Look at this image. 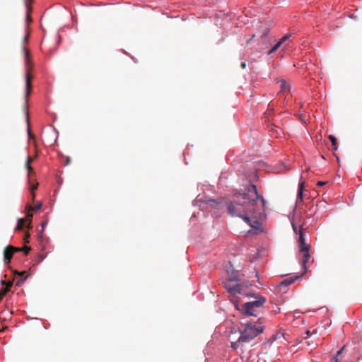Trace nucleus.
Wrapping results in <instances>:
<instances>
[{"instance_id":"nucleus-1","label":"nucleus","mask_w":362,"mask_h":362,"mask_svg":"<svg viewBox=\"0 0 362 362\" xmlns=\"http://www.w3.org/2000/svg\"><path fill=\"white\" fill-rule=\"evenodd\" d=\"M235 196L236 201L228 202L226 211L231 217H240L243 213L249 212V206H254L258 200L260 201L263 210L265 211L267 202L264 198L258 193L257 186L252 184L244 189L236 191Z\"/></svg>"},{"instance_id":"nucleus-2","label":"nucleus","mask_w":362,"mask_h":362,"mask_svg":"<svg viewBox=\"0 0 362 362\" xmlns=\"http://www.w3.org/2000/svg\"><path fill=\"white\" fill-rule=\"evenodd\" d=\"M22 52L24 54L25 61V69H26V74H25V100L27 101L28 99L29 94L31 91L32 84H31V80L33 78V76L30 74V59H29V52L28 50L26 49V47L23 45L22 46Z\"/></svg>"},{"instance_id":"nucleus-3","label":"nucleus","mask_w":362,"mask_h":362,"mask_svg":"<svg viewBox=\"0 0 362 362\" xmlns=\"http://www.w3.org/2000/svg\"><path fill=\"white\" fill-rule=\"evenodd\" d=\"M266 300L267 299L265 297L258 296V297L256 298V300L246 302L242 305V310L243 311V315L246 316H256L253 309L255 308L262 307Z\"/></svg>"},{"instance_id":"nucleus-4","label":"nucleus","mask_w":362,"mask_h":362,"mask_svg":"<svg viewBox=\"0 0 362 362\" xmlns=\"http://www.w3.org/2000/svg\"><path fill=\"white\" fill-rule=\"evenodd\" d=\"M251 327L250 323H245L244 324V329L238 330L240 333L239 341H241V343H249L259 334H262L264 330V327H260L258 330H255L256 332L254 335H252L249 334V329H252Z\"/></svg>"},{"instance_id":"nucleus-5","label":"nucleus","mask_w":362,"mask_h":362,"mask_svg":"<svg viewBox=\"0 0 362 362\" xmlns=\"http://www.w3.org/2000/svg\"><path fill=\"white\" fill-rule=\"evenodd\" d=\"M204 203L208 204L212 209L221 211L226 209L228 201L225 197H218L216 199H209L203 201Z\"/></svg>"},{"instance_id":"nucleus-6","label":"nucleus","mask_w":362,"mask_h":362,"mask_svg":"<svg viewBox=\"0 0 362 362\" xmlns=\"http://www.w3.org/2000/svg\"><path fill=\"white\" fill-rule=\"evenodd\" d=\"M298 235L299 237L298 241L299 252H308V250H310V246L305 243V233L302 226H300Z\"/></svg>"},{"instance_id":"nucleus-7","label":"nucleus","mask_w":362,"mask_h":362,"mask_svg":"<svg viewBox=\"0 0 362 362\" xmlns=\"http://www.w3.org/2000/svg\"><path fill=\"white\" fill-rule=\"evenodd\" d=\"M303 276L302 274H296L295 276H291L289 278H286L281 281H280L276 286V289H279V291H281L282 287H287L288 286L292 284L296 281L301 279Z\"/></svg>"},{"instance_id":"nucleus-8","label":"nucleus","mask_w":362,"mask_h":362,"mask_svg":"<svg viewBox=\"0 0 362 362\" xmlns=\"http://www.w3.org/2000/svg\"><path fill=\"white\" fill-rule=\"evenodd\" d=\"M235 284H230V283L223 282L224 288L231 295H236L241 293V286L239 282H235Z\"/></svg>"},{"instance_id":"nucleus-9","label":"nucleus","mask_w":362,"mask_h":362,"mask_svg":"<svg viewBox=\"0 0 362 362\" xmlns=\"http://www.w3.org/2000/svg\"><path fill=\"white\" fill-rule=\"evenodd\" d=\"M228 277L223 282L231 283V282H239V274L238 270H235L233 266L230 265L229 268H227Z\"/></svg>"},{"instance_id":"nucleus-10","label":"nucleus","mask_w":362,"mask_h":362,"mask_svg":"<svg viewBox=\"0 0 362 362\" xmlns=\"http://www.w3.org/2000/svg\"><path fill=\"white\" fill-rule=\"evenodd\" d=\"M303 252V257L300 262V264H301V267L303 271L300 274L304 276L308 271L306 264H307L308 262L309 261V259L310 258V250H308V252Z\"/></svg>"},{"instance_id":"nucleus-11","label":"nucleus","mask_w":362,"mask_h":362,"mask_svg":"<svg viewBox=\"0 0 362 362\" xmlns=\"http://www.w3.org/2000/svg\"><path fill=\"white\" fill-rule=\"evenodd\" d=\"M247 323L251 324L252 329H249V334L252 335H254V334H255V330H258L260 327H264L263 322L260 317L258 318V320L256 322L250 321L247 322Z\"/></svg>"},{"instance_id":"nucleus-12","label":"nucleus","mask_w":362,"mask_h":362,"mask_svg":"<svg viewBox=\"0 0 362 362\" xmlns=\"http://www.w3.org/2000/svg\"><path fill=\"white\" fill-rule=\"evenodd\" d=\"M249 226L251 228L250 232L252 231L255 233H261L264 230L262 222L260 220L258 219L253 221L252 224L249 225Z\"/></svg>"},{"instance_id":"nucleus-13","label":"nucleus","mask_w":362,"mask_h":362,"mask_svg":"<svg viewBox=\"0 0 362 362\" xmlns=\"http://www.w3.org/2000/svg\"><path fill=\"white\" fill-rule=\"evenodd\" d=\"M13 250H14V247L12 245H8L4 248V257L5 261L6 262L7 264L10 262V261L13 257Z\"/></svg>"},{"instance_id":"nucleus-14","label":"nucleus","mask_w":362,"mask_h":362,"mask_svg":"<svg viewBox=\"0 0 362 362\" xmlns=\"http://www.w3.org/2000/svg\"><path fill=\"white\" fill-rule=\"evenodd\" d=\"M23 1H24L25 6L26 7V9H27L26 16H25L26 21L28 23H30L32 21L31 16H30L32 8H31L30 5L33 2V0H23Z\"/></svg>"},{"instance_id":"nucleus-15","label":"nucleus","mask_w":362,"mask_h":362,"mask_svg":"<svg viewBox=\"0 0 362 362\" xmlns=\"http://www.w3.org/2000/svg\"><path fill=\"white\" fill-rule=\"evenodd\" d=\"M33 160V158L28 156L26 159L25 163V168L28 170V175L29 177L31 176L33 173H34L33 169L30 166L31 162Z\"/></svg>"},{"instance_id":"nucleus-16","label":"nucleus","mask_w":362,"mask_h":362,"mask_svg":"<svg viewBox=\"0 0 362 362\" xmlns=\"http://www.w3.org/2000/svg\"><path fill=\"white\" fill-rule=\"evenodd\" d=\"M329 140L332 143V146L331 151H336L338 148L337 138L334 135H329Z\"/></svg>"},{"instance_id":"nucleus-17","label":"nucleus","mask_w":362,"mask_h":362,"mask_svg":"<svg viewBox=\"0 0 362 362\" xmlns=\"http://www.w3.org/2000/svg\"><path fill=\"white\" fill-rule=\"evenodd\" d=\"M239 218L243 219L248 226L252 224V223L253 222L252 219L249 216L248 212L243 213Z\"/></svg>"},{"instance_id":"nucleus-18","label":"nucleus","mask_w":362,"mask_h":362,"mask_svg":"<svg viewBox=\"0 0 362 362\" xmlns=\"http://www.w3.org/2000/svg\"><path fill=\"white\" fill-rule=\"evenodd\" d=\"M230 301L233 304L235 308L243 315V311L242 310V306H240L238 300L234 298L231 299Z\"/></svg>"},{"instance_id":"nucleus-19","label":"nucleus","mask_w":362,"mask_h":362,"mask_svg":"<svg viewBox=\"0 0 362 362\" xmlns=\"http://www.w3.org/2000/svg\"><path fill=\"white\" fill-rule=\"evenodd\" d=\"M42 207V203H37L35 206H26V209L28 211H37V210H39L40 208Z\"/></svg>"},{"instance_id":"nucleus-20","label":"nucleus","mask_w":362,"mask_h":362,"mask_svg":"<svg viewBox=\"0 0 362 362\" xmlns=\"http://www.w3.org/2000/svg\"><path fill=\"white\" fill-rule=\"evenodd\" d=\"M303 192H302V189L298 190L296 202H298L300 201L303 202Z\"/></svg>"},{"instance_id":"nucleus-21","label":"nucleus","mask_w":362,"mask_h":362,"mask_svg":"<svg viewBox=\"0 0 362 362\" xmlns=\"http://www.w3.org/2000/svg\"><path fill=\"white\" fill-rule=\"evenodd\" d=\"M25 219L20 218L18 221L16 230H21L24 227V222Z\"/></svg>"},{"instance_id":"nucleus-22","label":"nucleus","mask_w":362,"mask_h":362,"mask_svg":"<svg viewBox=\"0 0 362 362\" xmlns=\"http://www.w3.org/2000/svg\"><path fill=\"white\" fill-rule=\"evenodd\" d=\"M240 343H241V341H239V338H238L237 341H235L234 342H231L230 347L233 349L236 350L238 349Z\"/></svg>"},{"instance_id":"nucleus-23","label":"nucleus","mask_w":362,"mask_h":362,"mask_svg":"<svg viewBox=\"0 0 362 362\" xmlns=\"http://www.w3.org/2000/svg\"><path fill=\"white\" fill-rule=\"evenodd\" d=\"M269 32H270L269 28H265L262 30V32L261 37H262V38L266 37L268 35V34L269 33Z\"/></svg>"},{"instance_id":"nucleus-24","label":"nucleus","mask_w":362,"mask_h":362,"mask_svg":"<svg viewBox=\"0 0 362 362\" xmlns=\"http://www.w3.org/2000/svg\"><path fill=\"white\" fill-rule=\"evenodd\" d=\"M291 37V33H287L284 35L282 37H281L279 40L284 43L287 40H288Z\"/></svg>"},{"instance_id":"nucleus-25","label":"nucleus","mask_w":362,"mask_h":362,"mask_svg":"<svg viewBox=\"0 0 362 362\" xmlns=\"http://www.w3.org/2000/svg\"><path fill=\"white\" fill-rule=\"evenodd\" d=\"M279 48V47H278L277 45H274L267 52V55H269L271 54H272L273 52H276L278 49Z\"/></svg>"},{"instance_id":"nucleus-26","label":"nucleus","mask_w":362,"mask_h":362,"mask_svg":"<svg viewBox=\"0 0 362 362\" xmlns=\"http://www.w3.org/2000/svg\"><path fill=\"white\" fill-rule=\"evenodd\" d=\"M291 226H292V229L293 230V233L295 234L298 233L299 229H298V227H297L296 224L295 223V222L294 221H291Z\"/></svg>"},{"instance_id":"nucleus-27","label":"nucleus","mask_w":362,"mask_h":362,"mask_svg":"<svg viewBox=\"0 0 362 362\" xmlns=\"http://www.w3.org/2000/svg\"><path fill=\"white\" fill-rule=\"evenodd\" d=\"M245 296L248 298H255L256 299V298L258 297V296H257L256 293L255 292H249L246 293Z\"/></svg>"},{"instance_id":"nucleus-28","label":"nucleus","mask_w":362,"mask_h":362,"mask_svg":"<svg viewBox=\"0 0 362 362\" xmlns=\"http://www.w3.org/2000/svg\"><path fill=\"white\" fill-rule=\"evenodd\" d=\"M37 185H38V184H37V183H36L35 185H32V186L30 187V192H31L32 195H33V199H34V197H35L34 192H35V190H36V189H37Z\"/></svg>"},{"instance_id":"nucleus-29","label":"nucleus","mask_w":362,"mask_h":362,"mask_svg":"<svg viewBox=\"0 0 362 362\" xmlns=\"http://www.w3.org/2000/svg\"><path fill=\"white\" fill-rule=\"evenodd\" d=\"M30 250V247H27V246L22 247V250H21V251H23L25 255L28 254Z\"/></svg>"},{"instance_id":"nucleus-30","label":"nucleus","mask_w":362,"mask_h":362,"mask_svg":"<svg viewBox=\"0 0 362 362\" xmlns=\"http://www.w3.org/2000/svg\"><path fill=\"white\" fill-rule=\"evenodd\" d=\"M304 189H305L304 182H300L298 184V190L302 189V192H304Z\"/></svg>"},{"instance_id":"nucleus-31","label":"nucleus","mask_w":362,"mask_h":362,"mask_svg":"<svg viewBox=\"0 0 362 362\" xmlns=\"http://www.w3.org/2000/svg\"><path fill=\"white\" fill-rule=\"evenodd\" d=\"M344 348H345V346L344 345L340 349H339L337 351V354L336 355H337L338 356H339L344 351Z\"/></svg>"},{"instance_id":"nucleus-32","label":"nucleus","mask_w":362,"mask_h":362,"mask_svg":"<svg viewBox=\"0 0 362 362\" xmlns=\"http://www.w3.org/2000/svg\"><path fill=\"white\" fill-rule=\"evenodd\" d=\"M32 216H33V214H29V213L26 216L25 219L29 221V224L31 223V218H32Z\"/></svg>"},{"instance_id":"nucleus-33","label":"nucleus","mask_w":362,"mask_h":362,"mask_svg":"<svg viewBox=\"0 0 362 362\" xmlns=\"http://www.w3.org/2000/svg\"><path fill=\"white\" fill-rule=\"evenodd\" d=\"M281 336H284V334L281 332L278 333L276 335H274V340H276L277 339L280 338Z\"/></svg>"},{"instance_id":"nucleus-34","label":"nucleus","mask_w":362,"mask_h":362,"mask_svg":"<svg viewBox=\"0 0 362 362\" xmlns=\"http://www.w3.org/2000/svg\"><path fill=\"white\" fill-rule=\"evenodd\" d=\"M332 362H339V356L335 354L332 358Z\"/></svg>"},{"instance_id":"nucleus-35","label":"nucleus","mask_w":362,"mask_h":362,"mask_svg":"<svg viewBox=\"0 0 362 362\" xmlns=\"http://www.w3.org/2000/svg\"><path fill=\"white\" fill-rule=\"evenodd\" d=\"M326 183H327V182H324V181H319V182H317V185L318 187H322V186H324L325 185H326Z\"/></svg>"},{"instance_id":"nucleus-36","label":"nucleus","mask_w":362,"mask_h":362,"mask_svg":"<svg viewBox=\"0 0 362 362\" xmlns=\"http://www.w3.org/2000/svg\"><path fill=\"white\" fill-rule=\"evenodd\" d=\"M255 277H256V278H257V282H258L260 285H262V283H261V281H260V280H259V273H258V272H257V271L255 272Z\"/></svg>"},{"instance_id":"nucleus-37","label":"nucleus","mask_w":362,"mask_h":362,"mask_svg":"<svg viewBox=\"0 0 362 362\" xmlns=\"http://www.w3.org/2000/svg\"><path fill=\"white\" fill-rule=\"evenodd\" d=\"M11 286H12V282L9 281V282L6 283L5 288H8V291H9Z\"/></svg>"},{"instance_id":"nucleus-38","label":"nucleus","mask_w":362,"mask_h":362,"mask_svg":"<svg viewBox=\"0 0 362 362\" xmlns=\"http://www.w3.org/2000/svg\"><path fill=\"white\" fill-rule=\"evenodd\" d=\"M255 37V34L252 35L251 37L247 41V44H250L252 39Z\"/></svg>"},{"instance_id":"nucleus-39","label":"nucleus","mask_w":362,"mask_h":362,"mask_svg":"<svg viewBox=\"0 0 362 362\" xmlns=\"http://www.w3.org/2000/svg\"><path fill=\"white\" fill-rule=\"evenodd\" d=\"M285 86H286V82L284 81H281V90H284Z\"/></svg>"},{"instance_id":"nucleus-40","label":"nucleus","mask_w":362,"mask_h":362,"mask_svg":"<svg viewBox=\"0 0 362 362\" xmlns=\"http://www.w3.org/2000/svg\"><path fill=\"white\" fill-rule=\"evenodd\" d=\"M21 250H22V248H21V247H14L13 253H14L15 252H19V251H21Z\"/></svg>"},{"instance_id":"nucleus-41","label":"nucleus","mask_w":362,"mask_h":362,"mask_svg":"<svg viewBox=\"0 0 362 362\" xmlns=\"http://www.w3.org/2000/svg\"><path fill=\"white\" fill-rule=\"evenodd\" d=\"M70 161H71L70 158H66V162H65V163H64V165H69V163H70Z\"/></svg>"},{"instance_id":"nucleus-42","label":"nucleus","mask_w":362,"mask_h":362,"mask_svg":"<svg viewBox=\"0 0 362 362\" xmlns=\"http://www.w3.org/2000/svg\"><path fill=\"white\" fill-rule=\"evenodd\" d=\"M240 66L242 69H245L246 67V62H243L240 64Z\"/></svg>"},{"instance_id":"nucleus-43","label":"nucleus","mask_w":362,"mask_h":362,"mask_svg":"<svg viewBox=\"0 0 362 362\" xmlns=\"http://www.w3.org/2000/svg\"><path fill=\"white\" fill-rule=\"evenodd\" d=\"M283 44H284V43H283L280 40H278V42L276 43V45H278V47H280L281 46V45H283Z\"/></svg>"},{"instance_id":"nucleus-44","label":"nucleus","mask_w":362,"mask_h":362,"mask_svg":"<svg viewBox=\"0 0 362 362\" xmlns=\"http://www.w3.org/2000/svg\"><path fill=\"white\" fill-rule=\"evenodd\" d=\"M305 334H306L307 337H310L312 335V333L310 332V330H307L305 332Z\"/></svg>"},{"instance_id":"nucleus-45","label":"nucleus","mask_w":362,"mask_h":362,"mask_svg":"<svg viewBox=\"0 0 362 362\" xmlns=\"http://www.w3.org/2000/svg\"><path fill=\"white\" fill-rule=\"evenodd\" d=\"M28 40V35H25L24 37H23V43H25Z\"/></svg>"},{"instance_id":"nucleus-46","label":"nucleus","mask_w":362,"mask_h":362,"mask_svg":"<svg viewBox=\"0 0 362 362\" xmlns=\"http://www.w3.org/2000/svg\"><path fill=\"white\" fill-rule=\"evenodd\" d=\"M16 274L19 276H23L25 274V272H16Z\"/></svg>"},{"instance_id":"nucleus-47","label":"nucleus","mask_w":362,"mask_h":362,"mask_svg":"<svg viewBox=\"0 0 362 362\" xmlns=\"http://www.w3.org/2000/svg\"><path fill=\"white\" fill-rule=\"evenodd\" d=\"M47 221H43V222L42 223V228H45V226L47 225Z\"/></svg>"},{"instance_id":"nucleus-48","label":"nucleus","mask_w":362,"mask_h":362,"mask_svg":"<svg viewBox=\"0 0 362 362\" xmlns=\"http://www.w3.org/2000/svg\"><path fill=\"white\" fill-rule=\"evenodd\" d=\"M349 17L351 18H354V14L352 13V14L349 15Z\"/></svg>"},{"instance_id":"nucleus-49","label":"nucleus","mask_w":362,"mask_h":362,"mask_svg":"<svg viewBox=\"0 0 362 362\" xmlns=\"http://www.w3.org/2000/svg\"><path fill=\"white\" fill-rule=\"evenodd\" d=\"M223 41V38H221V40H218V43L221 42Z\"/></svg>"},{"instance_id":"nucleus-50","label":"nucleus","mask_w":362,"mask_h":362,"mask_svg":"<svg viewBox=\"0 0 362 362\" xmlns=\"http://www.w3.org/2000/svg\"><path fill=\"white\" fill-rule=\"evenodd\" d=\"M1 283H2L3 284H6L4 281H1Z\"/></svg>"}]
</instances>
